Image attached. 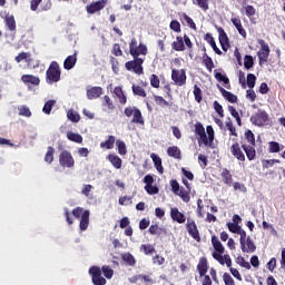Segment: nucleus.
<instances>
[{
  "label": "nucleus",
  "mask_w": 285,
  "mask_h": 285,
  "mask_svg": "<svg viewBox=\"0 0 285 285\" xmlns=\"http://www.w3.org/2000/svg\"><path fill=\"white\" fill-rule=\"evenodd\" d=\"M129 53L134 59H140L139 57H146L148 55V47L144 43H138L137 38H132L129 43Z\"/></svg>",
  "instance_id": "nucleus-5"
},
{
  "label": "nucleus",
  "mask_w": 285,
  "mask_h": 285,
  "mask_svg": "<svg viewBox=\"0 0 285 285\" xmlns=\"http://www.w3.org/2000/svg\"><path fill=\"white\" fill-rule=\"evenodd\" d=\"M149 81H150V86L151 88H159V86L161 85V80H159V76L153 73L149 77Z\"/></svg>",
  "instance_id": "nucleus-53"
},
{
  "label": "nucleus",
  "mask_w": 285,
  "mask_h": 285,
  "mask_svg": "<svg viewBox=\"0 0 285 285\" xmlns=\"http://www.w3.org/2000/svg\"><path fill=\"white\" fill-rule=\"evenodd\" d=\"M215 28L218 32V39L222 46V50H224V52H228V48H230V40L228 39V35L226 33L224 28L218 26H215Z\"/></svg>",
  "instance_id": "nucleus-15"
},
{
  "label": "nucleus",
  "mask_w": 285,
  "mask_h": 285,
  "mask_svg": "<svg viewBox=\"0 0 285 285\" xmlns=\"http://www.w3.org/2000/svg\"><path fill=\"white\" fill-rule=\"evenodd\" d=\"M195 134L198 135V141H202L204 146H207L208 148L213 146V141H215V129H213V126L209 125L204 128V125H202V122H196Z\"/></svg>",
  "instance_id": "nucleus-2"
},
{
  "label": "nucleus",
  "mask_w": 285,
  "mask_h": 285,
  "mask_svg": "<svg viewBox=\"0 0 285 285\" xmlns=\"http://www.w3.org/2000/svg\"><path fill=\"white\" fill-rule=\"evenodd\" d=\"M170 217L174 222H177V224H186V215L179 212V208L177 207L170 209Z\"/></svg>",
  "instance_id": "nucleus-17"
},
{
  "label": "nucleus",
  "mask_w": 285,
  "mask_h": 285,
  "mask_svg": "<svg viewBox=\"0 0 285 285\" xmlns=\"http://www.w3.org/2000/svg\"><path fill=\"white\" fill-rule=\"evenodd\" d=\"M45 161L47 164H52V161H55V147H48L45 155Z\"/></svg>",
  "instance_id": "nucleus-48"
},
{
  "label": "nucleus",
  "mask_w": 285,
  "mask_h": 285,
  "mask_svg": "<svg viewBox=\"0 0 285 285\" xmlns=\"http://www.w3.org/2000/svg\"><path fill=\"white\" fill-rule=\"evenodd\" d=\"M55 104H57V100H48L42 108V112H45V115H50V112H52Z\"/></svg>",
  "instance_id": "nucleus-49"
},
{
  "label": "nucleus",
  "mask_w": 285,
  "mask_h": 285,
  "mask_svg": "<svg viewBox=\"0 0 285 285\" xmlns=\"http://www.w3.org/2000/svg\"><path fill=\"white\" fill-rule=\"evenodd\" d=\"M14 61H16L17 63H21V61H27V63H30V61H32V60L30 59V53H29V52L22 51V52H20V53L14 58Z\"/></svg>",
  "instance_id": "nucleus-44"
},
{
  "label": "nucleus",
  "mask_w": 285,
  "mask_h": 285,
  "mask_svg": "<svg viewBox=\"0 0 285 285\" xmlns=\"http://www.w3.org/2000/svg\"><path fill=\"white\" fill-rule=\"evenodd\" d=\"M176 195H178V197H180V199H183V202H185L186 204L190 202V194H188V191L184 189V187H181L178 194Z\"/></svg>",
  "instance_id": "nucleus-52"
},
{
  "label": "nucleus",
  "mask_w": 285,
  "mask_h": 285,
  "mask_svg": "<svg viewBox=\"0 0 285 285\" xmlns=\"http://www.w3.org/2000/svg\"><path fill=\"white\" fill-rule=\"evenodd\" d=\"M225 126H226L227 130H229V135L232 137H237V128H235L232 120L226 121Z\"/></svg>",
  "instance_id": "nucleus-57"
},
{
  "label": "nucleus",
  "mask_w": 285,
  "mask_h": 285,
  "mask_svg": "<svg viewBox=\"0 0 285 285\" xmlns=\"http://www.w3.org/2000/svg\"><path fill=\"white\" fill-rule=\"evenodd\" d=\"M107 3H108V0H98V1L91 2L90 4H87L86 6L87 14H97L101 12V10L106 8Z\"/></svg>",
  "instance_id": "nucleus-13"
},
{
  "label": "nucleus",
  "mask_w": 285,
  "mask_h": 285,
  "mask_svg": "<svg viewBox=\"0 0 285 285\" xmlns=\"http://www.w3.org/2000/svg\"><path fill=\"white\" fill-rule=\"evenodd\" d=\"M110 63H111V70L114 75H119V60H117V58L115 57H111Z\"/></svg>",
  "instance_id": "nucleus-58"
},
{
  "label": "nucleus",
  "mask_w": 285,
  "mask_h": 285,
  "mask_svg": "<svg viewBox=\"0 0 285 285\" xmlns=\"http://www.w3.org/2000/svg\"><path fill=\"white\" fill-rule=\"evenodd\" d=\"M102 106H107L108 110H115V104L112 102V99H110V96H104Z\"/></svg>",
  "instance_id": "nucleus-61"
},
{
  "label": "nucleus",
  "mask_w": 285,
  "mask_h": 285,
  "mask_svg": "<svg viewBox=\"0 0 285 285\" xmlns=\"http://www.w3.org/2000/svg\"><path fill=\"white\" fill-rule=\"evenodd\" d=\"M169 28L174 32H181V23H179V21L177 20H171L169 23Z\"/></svg>",
  "instance_id": "nucleus-60"
},
{
  "label": "nucleus",
  "mask_w": 285,
  "mask_h": 285,
  "mask_svg": "<svg viewBox=\"0 0 285 285\" xmlns=\"http://www.w3.org/2000/svg\"><path fill=\"white\" fill-rule=\"evenodd\" d=\"M115 136H108L106 141L100 142V148H106V150H112L115 148Z\"/></svg>",
  "instance_id": "nucleus-37"
},
{
  "label": "nucleus",
  "mask_w": 285,
  "mask_h": 285,
  "mask_svg": "<svg viewBox=\"0 0 285 285\" xmlns=\"http://www.w3.org/2000/svg\"><path fill=\"white\" fill-rule=\"evenodd\" d=\"M75 66H77V53L68 56L63 62L65 70H72Z\"/></svg>",
  "instance_id": "nucleus-25"
},
{
  "label": "nucleus",
  "mask_w": 285,
  "mask_h": 285,
  "mask_svg": "<svg viewBox=\"0 0 285 285\" xmlns=\"http://www.w3.org/2000/svg\"><path fill=\"white\" fill-rule=\"evenodd\" d=\"M116 146L120 155H126L128 149L126 148V142L124 140H116Z\"/></svg>",
  "instance_id": "nucleus-55"
},
{
  "label": "nucleus",
  "mask_w": 285,
  "mask_h": 285,
  "mask_svg": "<svg viewBox=\"0 0 285 285\" xmlns=\"http://www.w3.org/2000/svg\"><path fill=\"white\" fill-rule=\"evenodd\" d=\"M222 178L224 180V184H226V186L233 185V175L230 174V170H228L227 168L223 169Z\"/></svg>",
  "instance_id": "nucleus-38"
},
{
  "label": "nucleus",
  "mask_w": 285,
  "mask_h": 285,
  "mask_svg": "<svg viewBox=\"0 0 285 285\" xmlns=\"http://www.w3.org/2000/svg\"><path fill=\"white\" fill-rule=\"evenodd\" d=\"M150 159L154 161V166H155L156 170L159 173V175H164V165L161 163V157H159L155 153H151Z\"/></svg>",
  "instance_id": "nucleus-22"
},
{
  "label": "nucleus",
  "mask_w": 285,
  "mask_h": 285,
  "mask_svg": "<svg viewBox=\"0 0 285 285\" xmlns=\"http://www.w3.org/2000/svg\"><path fill=\"white\" fill-rule=\"evenodd\" d=\"M139 250L140 253H144V255H153L157 253V250L155 249V245H150V244L140 245Z\"/></svg>",
  "instance_id": "nucleus-36"
},
{
  "label": "nucleus",
  "mask_w": 285,
  "mask_h": 285,
  "mask_svg": "<svg viewBox=\"0 0 285 285\" xmlns=\"http://www.w3.org/2000/svg\"><path fill=\"white\" fill-rule=\"evenodd\" d=\"M197 271L199 276L204 277L203 285H213V279H210V276L206 275L208 273V259H206V257L199 259Z\"/></svg>",
  "instance_id": "nucleus-7"
},
{
  "label": "nucleus",
  "mask_w": 285,
  "mask_h": 285,
  "mask_svg": "<svg viewBox=\"0 0 285 285\" xmlns=\"http://www.w3.org/2000/svg\"><path fill=\"white\" fill-rule=\"evenodd\" d=\"M230 153L233 157L238 159V161H246V155H244V151L242 150V146L239 145V142L235 141L230 146Z\"/></svg>",
  "instance_id": "nucleus-16"
},
{
  "label": "nucleus",
  "mask_w": 285,
  "mask_h": 285,
  "mask_svg": "<svg viewBox=\"0 0 285 285\" xmlns=\"http://www.w3.org/2000/svg\"><path fill=\"white\" fill-rule=\"evenodd\" d=\"M255 67V59L250 55H246L244 57V68L245 70H250V68Z\"/></svg>",
  "instance_id": "nucleus-41"
},
{
  "label": "nucleus",
  "mask_w": 285,
  "mask_h": 285,
  "mask_svg": "<svg viewBox=\"0 0 285 285\" xmlns=\"http://www.w3.org/2000/svg\"><path fill=\"white\" fill-rule=\"evenodd\" d=\"M67 139H69V141H73L75 144H83V137L80 134H75L72 131L67 134Z\"/></svg>",
  "instance_id": "nucleus-39"
},
{
  "label": "nucleus",
  "mask_w": 285,
  "mask_h": 285,
  "mask_svg": "<svg viewBox=\"0 0 285 285\" xmlns=\"http://www.w3.org/2000/svg\"><path fill=\"white\" fill-rule=\"evenodd\" d=\"M21 81L23 83H31V86H39V83H41V79H39V77L32 76V75H22Z\"/></svg>",
  "instance_id": "nucleus-26"
},
{
  "label": "nucleus",
  "mask_w": 285,
  "mask_h": 285,
  "mask_svg": "<svg viewBox=\"0 0 285 285\" xmlns=\"http://www.w3.org/2000/svg\"><path fill=\"white\" fill-rule=\"evenodd\" d=\"M245 139L247 144H242V148L246 154L248 161H255V157H257V151L255 150V134L248 129L245 131Z\"/></svg>",
  "instance_id": "nucleus-3"
},
{
  "label": "nucleus",
  "mask_w": 285,
  "mask_h": 285,
  "mask_svg": "<svg viewBox=\"0 0 285 285\" xmlns=\"http://www.w3.org/2000/svg\"><path fill=\"white\" fill-rule=\"evenodd\" d=\"M121 259H122V262H125L126 266H136V264H137V259L130 253L121 254Z\"/></svg>",
  "instance_id": "nucleus-32"
},
{
  "label": "nucleus",
  "mask_w": 285,
  "mask_h": 285,
  "mask_svg": "<svg viewBox=\"0 0 285 285\" xmlns=\"http://www.w3.org/2000/svg\"><path fill=\"white\" fill-rule=\"evenodd\" d=\"M108 161H110V164L114 166V168H116L117 170H119V168H121V164L122 160L120 159L119 156L115 155V154H109L107 156Z\"/></svg>",
  "instance_id": "nucleus-31"
},
{
  "label": "nucleus",
  "mask_w": 285,
  "mask_h": 285,
  "mask_svg": "<svg viewBox=\"0 0 285 285\" xmlns=\"http://www.w3.org/2000/svg\"><path fill=\"white\" fill-rule=\"evenodd\" d=\"M214 110L220 118H224V107L217 100L214 101Z\"/></svg>",
  "instance_id": "nucleus-62"
},
{
  "label": "nucleus",
  "mask_w": 285,
  "mask_h": 285,
  "mask_svg": "<svg viewBox=\"0 0 285 285\" xmlns=\"http://www.w3.org/2000/svg\"><path fill=\"white\" fill-rule=\"evenodd\" d=\"M184 21H186L187 26H189V28L191 30H197V24L195 23V21L193 20V18H190L189 16H187L186 13L181 14Z\"/></svg>",
  "instance_id": "nucleus-54"
},
{
  "label": "nucleus",
  "mask_w": 285,
  "mask_h": 285,
  "mask_svg": "<svg viewBox=\"0 0 285 285\" xmlns=\"http://www.w3.org/2000/svg\"><path fill=\"white\" fill-rule=\"evenodd\" d=\"M46 81L49 83V86H52V83H59V81H61V67H59V62L51 61L46 71Z\"/></svg>",
  "instance_id": "nucleus-4"
},
{
  "label": "nucleus",
  "mask_w": 285,
  "mask_h": 285,
  "mask_svg": "<svg viewBox=\"0 0 285 285\" xmlns=\"http://www.w3.org/2000/svg\"><path fill=\"white\" fill-rule=\"evenodd\" d=\"M154 101L157 106H160L161 108H167L170 106V102L168 100L164 99L161 96L154 95Z\"/></svg>",
  "instance_id": "nucleus-47"
},
{
  "label": "nucleus",
  "mask_w": 285,
  "mask_h": 285,
  "mask_svg": "<svg viewBox=\"0 0 285 285\" xmlns=\"http://www.w3.org/2000/svg\"><path fill=\"white\" fill-rule=\"evenodd\" d=\"M146 58H134L125 63L126 70L128 72H134V75L141 76L144 75V62Z\"/></svg>",
  "instance_id": "nucleus-6"
},
{
  "label": "nucleus",
  "mask_w": 285,
  "mask_h": 285,
  "mask_svg": "<svg viewBox=\"0 0 285 285\" xmlns=\"http://www.w3.org/2000/svg\"><path fill=\"white\" fill-rule=\"evenodd\" d=\"M212 244L216 252L213 253L214 259L218 262L222 266L226 264L227 268H230L233 266V259L230 258V255L225 254L224 255V245L222 242H219V238L217 236H212Z\"/></svg>",
  "instance_id": "nucleus-1"
},
{
  "label": "nucleus",
  "mask_w": 285,
  "mask_h": 285,
  "mask_svg": "<svg viewBox=\"0 0 285 285\" xmlns=\"http://www.w3.org/2000/svg\"><path fill=\"white\" fill-rule=\"evenodd\" d=\"M223 282L225 285H235V279H233V276H230L228 273L223 275Z\"/></svg>",
  "instance_id": "nucleus-64"
},
{
  "label": "nucleus",
  "mask_w": 285,
  "mask_h": 285,
  "mask_svg": "<svg viewBox=\"0 0 285 285\" xmlns=\"http://www.w3.org/2000/svg\"><path fill=\"white\" fill-rule=\"evenodd\" d=\"M59 164L62 168H75V158L69 150H62L59 155Z\"/></svg>",
  "instance_id": "nucleus-12"
},
{
  "label": "nucleus",
  "mask_w": 285,
  "mask_h": 285,
  "mask_svg": "<svg viewBox=\"0 0 285 285\" xmlns=\"http://www.w3.org/2000/svg\"><path fill=\"white\" fill-rule=\"evenodd\" d=\"M194 97H195V101L197 104H202L203 99H204V96H203V92H202V88H199V86L197 85H194Z\"/></svg>",
  "instance_id": "nucleus-46"
},
{
  "label": "nucleus",
  "mask_w": 285,
  "mask_h": 285,
  "mask_svg": "<svg viewBox=\"0 0 285 285\" xmlns=\"http://www.w3.org/2000/svg\"><path fill=\"white\" fill-rule=\"evenodd\" d=\"M233 26H235L236 30H238V35H240V37L243 39H246V29H244V27L242 26V19L239 18H232L230 19Z\"/></svg>",
  "instance_id": "nucleus-24"
},
{
  "label": "nucleus",
  "mask_w": 285,
  "mask_h": 285,
  "mask_svg": "<svg viewBox=\"0 0 285 285\" xmlns=\"http://www.w3.org/2000/svg\"><path fill=\"white\" fill-rule=\"evenodd\" d=\"M215 79L216 81L223 82L225 88H227V90H230V79H228L226 75L215 71Z\"/></svg>",
  "instance_id": "nucleus-33"
},
{
  "label": "nucleus",
  "mask_w": 285,
  "mask_h": 285,
  "mask_svg": "<svg viewBox=\"0 0 285 285\" xmlns=\"http://www.w3.org/2000/svg\"><path fill=\"white\" fill-rule=\"evenodd\" d=\"M20 117H32V111H30V108L26 105H22L18 107Z\"/></svg>",
  "instance_id": "nucleus-50"
},
{
  "label": "nucleus",
  "mask_w": 285,
  "mask_h": 285,
  "mask_svg": "<svg viewBox=\"0 0 285 285\" xmlns=\"http://www.w3.org/2000/svg\"><path fill=\"white\" fill-rule=\"evenodd\" d=\"M86 95H87V99L89 100L99 99V97L104 95V88L90 87L87 89Z\"/></svg>",
  "instance_id": "nucleus-18"
},
{
  "label": "nucleus",
  "mask_w": 285,
  "mask_h": 285,
  "mask_svg": "<svg viewBox=\"0 0 285 285\" xmlns=\"http://www.w3.org/2000/svg\"><path fill=\"white\" fill-rule=\"evenodd\" d=\"M194 4L198 6L200 10H203V12H208V10L210 9L209 0H195Z\"/></svg>",
  "instance_id": "nucleus-45"
},
{
  "label": "nucleus",
  "mask_w": 285,
  "mask_h": 285,
  "mask_svg": "<svg viewBox=\"0 0 285 285\" xmlns=\"http://www.w3.org/2000/svg\"><path fill=\"white\" fill-rule=\"evenodd\" d=\"M101 273L106 277V279H112V276L115 275V269L111 268L108 265H105L100 268Z\"/></svg>",
  "instance_id": "nucleus-42"
},
{
  "label": "nucleus",
  "mask_w": 285,
  "mask_h": 285,
  "mask_svg": "<svg viewBox=\"0 0 285 285\" xmlns=\"http://www.w3.org/2000/svg\"><path fill=\"white\" fill-rule=\"evenodd\" d=\"M167 155L168 157H171L173 159H181V149L177 146H170L167 148Z\"/></svg>",
  "instance_id": "nucleus-28"
},
{
  "label": "nucleus",
  "mask_w": 285,
  "mask_h": 285,
  "mask_svg": "<svg viewBox=\"0 0 285 285\" xmlns=\"http://www.w3.org/2000/svg\"><path fill=\"white\" fill-rule=\"evenodd\" d=\"M236 264H238V266H240L242 268H246V271H250V263H248L244 256H238L236 258Z\"/></svg>",
  "instance_id": "nucleus-51"
},
{
  "label": "nucleus",
  "mask_w": 285,
  "mask_h": 285,
  "mask_svg": "<svg viewBox=\"0 0 285 285\" xmlns=\"http://www.w3.org/2000/svg\"><path fill=\"white\" fill-rule=\"evenodd\" d=\"M67 118L69 121H72V124H79V121H81V116L79 112L75 111V109H69L67 111Z\"/></svg>",
  "instance_id": "nucleus-35"
},
{
  "label": "nucleus",
  "mask_w": 285,
  "mask_h": 285,
  "mask_svg": "<svg viewBox=\"0 0 285 285\" xmlns=\"http://www.w3.org/2000/svg\"><path fill=\"white\" fill-rule=\"evenodd\" d=\"M90 226V210H85L79 223L80 230H88Z\"/></svg>",
  "instance_id": "nucleus-21"
},
{
  "label": "nucleus",
  "mask_w": 285,
  "mask_h": 285,
  "mask_svg": "<svg viewBox=\"0 0 285 285\" xmlns=\"http://www.w3.org/2000/svg\"><path fill=\"white\" fill-rule=\"evenodd\" d=\"M217 88L220 92V95H223L224 99H226V101H228L229 104H237V96L226 89H224V87L217 85Z\"/></svg>",
  "instance_id": "nucleus-19"
},
{
  "label": "nucleus",
  "mask_w": 285,
  "mask_h": 285,
  "mask_svg": "<svg viewBox=\"0 0 285 285\" xmlns=\"http://www.w3.org/2000/svg\"><path fill=\"white\" fill-rule=\"evenodd\" d=\"M188 76H186V69H173L171 70V81L175 86L181 87L186 86Z\"/></svg>",
  "instance_id": "nucleus-10"
},
{
  "label": "nucleus",
  "mask_w": 285,
  "mask_h": 285,
  "mask_svg": "<svg viewBox=\"0 0 285 285\" xmlns=\"http://www.w3.org/2000/svg\"><path fill=\"white\" fill-rule=\"evenodd\" d=\"M240 248H242L243 253H255V250H257V246L255 245L253 239L249 238V236L247 237L245 243H243V245H240Z\"/></svg>",
  "instance_id": "nucleus-20"
},
{
  "label": "nucleus",
  "mask_w": 285,
  "mask_h": 285,
  "mask_svg": "<svg viewBox=\"0 0 285 285\" xmlns=\"http://www.w3.org/2000/svg\"><path fill=\"white\" fill-rule=\"evenodd\" d=\"M250 122L253 126H266V124H268V112H266V110L258 109L256 114L252 115Z\"/></svg>",
  "instance_id": "nucleus-9"
},
{
  "label": "nucleus",
  "mask_w": 285,
  "mask_h": 285,
  "mask_svg": "<svg viewBox=\"0 0 285 285\" xmlns=\"http://www.w3.org/2000/svg\"><path fill=\"white\" fill-rule=\"evenodd\" d=\"M171 48L176 52H184V50H186V45L184 43V37L177 36L176 41L171 43Z\"/></svg>",
  "instance_id": "nucleus-23"
},
{
  "label": "nucleus",
  "mask_w": 285,
  "mask_h": 285,
  "mask_svg": "<svg viewBox=\"0 0 285 285\" xmlns=\"http://www.w3.org/2000/svg\"><path fill=\"white\" fill-rule=\"evenodd\" d=\"M203 63L208 72H213V68H215V62H213V58L208 56V53H203Z\"/></svg>",
  "instance_id": "nucleus-34"
},
{
  "label": "nucleus",
  "mask_w": 285,
  "mask_h": 285,
  "mask_svg": "<svg viewBox=\"0 0 285 285\" xmlns=\"http://www.w3.org/2000/svg\"><path fill=\"white\" fill-rule=\"evenodd\" d=\"M4 26L10 32H17V20H14V16H6Z\"/></svg>",
  "instance_id": "nucleus-27"
},
{
  "label": "nucleus",
  "mask_w": 285,
  "mask_h": 285,
  "mask_svg": "<svg viewBox=\"0 0 285 285\" xmlns=\"http://www.w3.org/2000/svg\"><path fill=\"white\" fill-rule=\"evenodd\" d=\"M131 124L144 125V116L141 115V110H139V108H137L136 111H134Z\"/></svg>",
  "instance_id": "nucleus-43"
},
{
  "label": "nucleus",
  "mask_w": 285,
  "mask_h": 285,
  "mask_svg": "<svg viewBox=\"0 0 285 285\" xmlns=\"http://www.w3.org/2000/svg\"><path fill=\"white\" fill-rule=\"evenodd\" d=\"M186 230L193 239L202 242V236L199 235V229L197 228V223H195V220L190 218L187 219Z\"/></svg>",
  "instance_id": "nucleus-14"
},
{
  "label": "nucleus",
  "mask_w": 285,
  "mask_h": 285,
  "mask_svg": "<svg viewBox=\"0 0 285 285\" xmlns=\"http://www.w3.org/2000/svg\"><path fill=\"white\" fill-rule=\"evenodd\" d=\"M114 95L119 99V104H121V106H126L128 98L126 97V94H124V89L121 87H115Z\"/></svg>",
  "instance_id": "nucleus-29"
},
{
  "label": "nucleus",
  "mask_w": 285,
  "mask_h": 285,
  "mask_svg": "<svg viewBox=\"0 0 285 285\" xmlns=\"http://www.w3.org/2000/svg\"><path fill=\"white\" fill-rule=\"evenodd\" d=\"M261 49L257 51L258 63H268V57H271V47L266 43L265 40H258Z\"/></svg>",
  "instance_id": "nucleus-8"
},
{
  "label": "nucleus",
  "mask_w": 285,
  "mask_h": 285,
  "mask_svg": "<svg viewBox=\"0 0 285 285\" xmlns=\"http://www.w3.org/2000/svg\"><path fill=\"white\" fill-rule=\"evenodd\" d=\"M256 81H257V77H255L254 73H248L247 75V86H248V88H255Z\"/></svg>",
  "instance_id": "nucleus-63"
},
{
  "label": "nucleus",
  "mask_w": 285,
  "mask_h": 285,
  "mask_svg": "<svg viewBox=\"0 0 285 285\" xmlns=\"http://www.w3.org/2000/svg\"><path fill=\"white\" fill-rule=\"evenodd\" d=\"M89 275L91 276V282L94 285H106L107 281L104 276H101V267L91 266L89 268Z\"/></svg>",
  "instance_id": "nucleus-11"
},
{
  "label": "nucleus",
  "mask_w": 285,
  "mask_h": 285,
  "mask_svg": "<svg viewBox=\"0 0 285 285\" xmlns=\"http://www.w3.org/2000/svg\"><path fill=\"white\" fill-rule=\"evenodd\" d=\"M145 190L148 195H159V187L154 185L145 186Z\"/></svg>",
  "instance_id": "nucleus-59"
},
{
  "label": "nucleus",
  "mask_w": 285,
  "mask_h": 285,
  "mask_svg": "<svg viewBox=\"0 0 285 285\" xmlns=\"http://www.w3.org/2000/svg\"><path fill=\"white\" fill-rule=\"evenodd\" d=\"M148 233L150 235H161L164 233V228L159 227V225H151L149 226Z\"/></svg>",
  "instance_id": "nucleus-56"
},
{
  "label": "nucleus",
  "mask_w": 285,
  "mask_h": 285,
  "mask_svg": "<svg viewBox=\"0 0 285 285\" xmlns=\"http://www.w3.org/2000/svg\"><path fill=\"white\" fill-rule=\"evenodd\" d=\"M131 90L136 97H147L146 89L139 85H132Z\"/></svg>",
  "instance_id": "nucleus-40"
},
{
  "label": "nucleus",
  "mask_w": 285,
  "mask_h": 285,
  "mask_svg": "<svg viewBox=\"0 0 285 285\" xmlns=\"http://www.w3.org/2000/svg\"><path fill=\"white\" fill-rule=\"evenodd\" d=\"M204 40L207 41V43H209V46H212L214 52H216V55L222 56L223 52L217 48V43L215 42V38L213 37L212 33H206L204 37Z\"/></svg>",
  "instance_id": "nucleus-30"
}]
</instances>
